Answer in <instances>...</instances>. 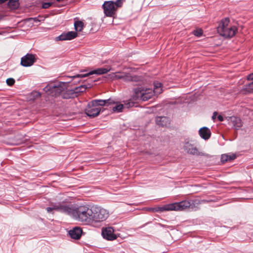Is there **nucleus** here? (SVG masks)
<instances>
[{
    "instance_id": "f257e3e1",
    "label": "nucleus",
    "mask_w": 253,
    "mask_h": 253,
    "mask_svg": "<svg viewBox=\"0 0 253 253\" xmlns=\"http://www.w3.org/2000/svg\"><path fill=\"white\" fill-rule=\"evenodd\" d=\"M154 89L138 87L134 89L133 98L135 100L147 101L150 99L154 94H160L162 91V84L158 82L154 83Z\"/></svg>"
},
{
    "instance_id": "f03ea898",
    "label": "nucleus",
    "mask_w": 253,
    "mask_h": 253,
    "mask_svg": "<svg viewBox=\"0 0 253 253\" xmlns=\"http://www.w3.org/2000/svg\"><path fill=\"white\" fill-rule=\"evenodd\" d=\"M70 216L86 224H92V208L85 206L76 208L72 205Z\"/></svg>"
},
{
    "instance_id": "7ed1b4c3",
    "label": "nucleus",
    "mask_w": 253,
    "mask_h": 253,
    "mask_svg": "<svg viewBox=\"0 0 253 253\" xmlns=\"http://www.w3.org/2000/svg\"><path fill=\"white\" fill-rule=\"evenodd\" d=\"M230 20L228 18H225L220 22L217 31L222 37L225 38H232L235 36L237 29L234 26L229 25Z\"/></svg>"
},
{
    "instance_id": "20e7f679",
    "label": "nucleus",
    "mask_w": 253,
    "mask_h": 253,
    "mask_svg": "<svg viewBox=\"0 0 253 253\" xmlns=\"http://www.w3.org/2000/svg\"><path fill=\"white\" fill-rule=\"evenodd\" d=\"M123 3V0L105 1L102 5L105 15L107 17H114L117 9L122 6Z\"/></svg>"
},
{
    "instance_id": "39448f33",
    "label": "nucleus",
    "mask_w": 253,
    "mask_h": 253,
    "mask_svg": "<svg viewBox=\"0 0 253 253\" xmlns=\"http://www.w3.org/2000/svg\"><path fill=\"white\" fill-rule=\"evenodd\" d=\"M92 224L105 221L109 216V211L100 207L92 208Z\"/></svg>"
},
{
    "instance_id": "423d86ee",
    "label": "nucleus",
    "mask_w": 253,
    "mask_h": 253,
    "mask_svg": "<svg viewBox=\"0 0 253 253\" xmlns=\"http://www.w3.org/2000/svg\"><path fill=\"white\" fill-rule=\"evenodd\" d=\"M197 201V200H183L172 203V211H182L188 208L193 209L195 208V204H198Z\"/></svg>"
},
{
    "instance_id": "0eeeda50",
    "label": "nucleus",
    "mask_w": 253,
    "mask_h": 253,
    "mask_svg": "<svg viewBox=\"0 0 253 253\" xmlns=\"http://www.w3.org/2000/svg\"><path fill=\"white\" fill-rule=\"evenodd\" d=\"M66 84L65 83H60L57 85L53 86L55 91L60 93L62 98L64 99H70L76 97L73 89H67L64 91V87Z\"/></svg>"
},
{
    "instance_id": "6e6552de",
    "label": "nucleus",
    "mask_w": 253,
    "mask_h": 253,
    "mask_svg": "<svg viewBox=\"0 0 253 253\" xmlns=\"http://www.w3.org/2000/svg\"><path fill=\"white\" fill-rule=\"evenodd\" d=\"M117 79H122L125 82H139L143 81V78L131 74L130 73L117 72L115 75Z\"/></svg>"
},
{
    "instance_id": "1a4fd4ad",
    "label": "nucleus",
    "mask_w": 253,
    "mask_h": 253,
    "mask_svg": "<svg viewBox=\"0 0 253 253\" xmlns=\"http://www.w3.org/2000/svg\"><path fill=\"white\" fill-rule=\"evenodd\" d=\"M101 111L100 107L97 106L93 103V101L88 103L87 108L85 110V114L91 118H94L99 115Z\"/></svg>"
},
{
    "instance_id": "9d476101",
    "label": "nucleus",
    "mask_w": 253,
    "mask_h": 253,
    "mask_svg": "<svg viewBox=\"0 0 253 253\" xmlns=\"http://www.w3.org/2000/svg\"><path fill=\"white\" fill-rule=\"evenodd\" d=\"M110 70H111V68H98L96 70L91 71L86 74H77L74 76L70 77V78H72V79H74V78H82L86 77L87 76H88L89 75H93V74L102 75V74L107 73L108 72L110 71Z\"/></svg>"
},
{
    "instance_id": "9b49d317",
    "label": "nucleus",
    "mask_w": 253,
    "mask_h": 253,
    "mask_svg": "<svg viewBox=\"0 0 253 253\" xmlns=\"http://www.w3.org/2000/svg\"><path fill=\"white\" fill-rule=\"evenodd\" d=\"M102 235L103 238L113 241L117 239V236L114 234V229L112 227H103L102 228Z\"/></svg>"
},
{
    "instance_id": "f8f14e48",
    "label": "nucleus",
    "mask_w": 253,
    "mask_h": 253,
    "mask_svg": "<svg viewBox=\"0 0 253 253\" xmlns=\"http://www.w3.org/2000/svg\"><path fill=\"white\" fill-rule=\"evenodd\" d=\"M36 61V56L33 54L27 53L21 59V65L24 67L33 65Z\"/></svg>"
},
{
    "instance_id": "ddd939ff",
    "label": "nucleus",
    "mask_w": 253,
    "mask_h": 253,
    "mask_svg": "<svg viewBox=\"0 0 253 253\" xmlns=\"http://www.w3.org/2000/svg\"><path fill=\"white\" fill-rule=\"evenodd\" d=\"M183 149L187 153L192 155H204V153L200 152L196 147H195L193 144H190L189 142H186L184 143Z\"/></svg>"
},
{
    "instance_id": "4468645a",
    "label": "nucleus",
    "mask_w": 253,
    "mask_h": 253,
    "mask_svg": "<svg viewBox=\"0 0 253 253\" xmlns=\"http://www.w3.org/2000/svg\"><path fill=\"white\" fill-rule=\"evenodd\" d=\"M71 206L72 205H62L59 203L53 205L52 207L53 210L60 211L69 215L70 212H71Z\"/></svg>"
},
{
    "instance_id": "2eb2a0df",
    "label": "nucleus",
    "mask_w": 253,
    "mask_h": 253,
    "mask_svg": "<svg viewBox=\"0 0 253 253\" xmlns=\"http://www.w3.org/2000/svg\"><path fill=\"white\" fill-rule=\"evenodd\" d=\"M77 37V33L74 31L63 33L56 38V41L71 40Z\"/></svg>"
},
{
    "instance_id": "dca6fc26",
    "label": "nucleus",
    "mask_w": 253,
    "mask_h": 253,
    "mask_svg": "<svg viewBox=\"0 0 253 253\" xmlns=\"http://www.w3.org/2000/svg\"><path fill=\"white\" fill-rule=\"evenodd\" d=\"M82 233V228L77 226L75 227L69 231V234L71 238L76 240H78L81 238Z\"/></svg>"
},
{
    "instance_id": "f3484780",
    "label": "nucleus",
    "mask_w": 253,
    "mask_h": 253,
    "mask_svg": "<svg viewBox=\"0 0 253 253\" xmlns=\"http://www.w3.org/2000/svg\"><path fill=\"white\" fill-rule=\"evenodd\" d=\"M229 123L236 130L239 129L243 126L242 120L238 117L232 116L229 118Z\"/></svg>"
},
{
    "instance_id": "a211bd4d",
    "label": "nucleus",
    "mask_w": 253,
    "mask_h": 253,
    "mask_svg": "<svg viewBox=\"0 0 253 253\" xmlns=\"http://www.w3.org/2000/svg\"><path fill=\"white\" fill-rule=\"evenodd\" d=\"M93 103L96 104L97 106H103L105 105L108 106L110 104H115V101L112 98L106 100L96 99L92 100Z\"/></svg>"
},
{
    "instance_id": "6ab92c4d",
    "label": "nucleus",
    "mask_w": 253,
    "mask_h": 253,
    "mask_svg": "<svg viewBox=\"0 0 253 253\" xmlns=\"http://www.w3.org/2000/svg\"><path fill=\"white\" fill-rule=\"evenodd\" d=\"M156 124L162 126H167L170 124L169 119L165 116H158L156 118Z\"/></svg>"
},
{
    "instance_id": "aec40b11",
    "label": "nucleus",
    "mask_w": 253,
    "mask_h": 253,
    "mask_svg": "<svg viewBox=\"0 0 253 253\" xmlns=\"http://www.w3.org/2000/svg\"><path fill=\"white\" fill-rule=\"evenodd\" d=\"M199 134L203 139L208 140L211 136V131L208 127H203L199 129Z\"/></svg>"
},
{
    "instance_id": "412c9836",
    "label": "nucleus",
    "mask_w": 253,
    "mask_h": 253,
    "mask_svg": "<svg viewBox=\"0 0 253 253\" xmlns=\"http://www.w3.org/2000/svg\"><path fill=\"white\" fill-rule=\"evenodd\" d=\"M247 79L250 82L245 85L244 89L250 92L253 90V73L250 74L248 76Z\"/></svg>"
},
{
    "instance_id": "4be33fe9",
    "label": "nucleus",
    "mask_w": 253,
    "mask_h": 253,
    "mask_svg": "<svg viewBox=\"0 0 253 253\" xmlns=\"http://www.w3.org/2000/svg\"><path fill=\"white\" fill-rule=\"evenodd\" d=\"M154 211L156 212H163L165 211H172V204L165 205L162 207H158L155 208Z\"/></svg>"
},
{
    "instance_id": "5701e85b",
    "label": "nucleus",
    "mask_w": 253,
    "mask_h": 253,
    "mask_svg": "<svg viewBox=\"0 0 253 253\" xmlns=\"http://www.w3.org/2000/svg\"><path fill=\"white\" fill-rule=\"evenodd\" d=\"M8 6L11 9H16L19 5V0H8Z\"/></svg>"
},
{
    "instance_id": "b1692460",
    "label": "nucleus",
    "mask_w": 253,
    "mask_h": 253,
    "mask_svg": "<svg viewBox=\"0 0 253 253\" xmlns=\"http://www.w3.org/2000/svg\"><path fill=\"white\" fill-rule=\"evenodd\" d=\"M84 26V24L82 21L77 20L74 22L75 29L77 31H81Z\"/></svg>"
},
{
    "instance_id": "393cba45",
    "label": "nucleus",
    "mask_w": 253,
    "mask_h": 253,
    "mask_svg": "<svg viewBox=\"0 0 253 253\" xmlns=\"http://www.w3.org/2000/svg\"><path fill=\"white\" fill-rule=\"evenodd\" d=\"M86 87L85 85H81L80 86L76 87L73 89L75 92L76 97H77L80 93L83 92L85 91Z\"/></svg>"
},
{
    "instance_id": "a878e982",
    "label": "nucleus",
    "mask_w": 253,
    "mask_h": 253,
    "mask_svg": "<svg viewBox=\"0 0 253 253\" xmlns=\"http://www.w3.org/2000/svg\"><path fill=\"white\" fill-rule=\"evenodd\" d=\"M124 105L122 104H119L113 108V111L114 112H120L122 111Z\"/></svg>"
},
{
    "instance_id": "bb28decb",
    "label": "nucleus",
    "mask_w": 253,
    "mask_h": 253,
    "mask_svg": "<svg viewBox=\"0 0 253 253\" xmlns=\"http://www.w3.org/2000/svg\"><path fill=\"white\" fill-rule=\"evenodd\" d=\"M228 154H223L221 157V161L223 163L226 162L228 161Z\"/></svg>"
},
{
    "instance_id": "cd10ccee",
    "label": "nucleus",
    "mask_w": 253,
    "mask_h": 253,
    "mask_svg": "<svg viewBox=\"0 0 253 253\" xmlns=\"http://www.w3.org/2000/svg\"><path fill=\"white\" fill-rule=\"evenodd\" d=\"M193 33L194 35L200 37L202 35L203 31L201 29H197L194 31Z\"/></svg>"
},
{
    "instance_id": "c85d7f7f",
    "label": "nucleus",
    "mask_w": 253,
    "mask_h": 253,
    "mask_svg": "<svg viewBox=\"0 0 253 253\" xmlns=\"http://www.w3.org/2000/svg\"><path fill=\"white\" fill-rule=\"evenodd\" d=\"M6 84L9 86H11L15 83V80L13 78H8L6 80Z\"/></svg>"
},
{
    "instance_id": "c756f323",
    "label": "nucleus",
    "mask_w": 253,
    "mask_h": 253,
    "mask_svg": "<svg viewBox=\"0 0 253 253\" xmlns=\"http://www.w3.org/2000/svg\"><path fill=\"white\" fill-rule=\"evenodd\" d=\"M134 102L129 100L127 103L125 104V106L127 108L132 107L134 106Z\"/></svg>"
},
{
    "instance_id": "7c9ffc66",
    "label": "nucleus",
    "mask_w": 253,
    "mask_h": 253,
    "mask_svg": "<svg viewBox=\"0 0 253 253\" xmlns=\"http://www.w3.org/2000/svg\"><path fill=\"white\" fill-rule=\"evenodd\" d=\"M52 4V2H44L42 3V8L46 9L49 8Z\"/></svg>"
},
{
    "instance_id": "2f4dec72",
    "label": "nucleus",
    "mask_w": 253,
    "mask_h": 253,
    "mask_svg": "<svg viewBox=\"0 0 253 253\" xmlns=\"http://www.w3.org/2000/svg\"><path fill=\"white\" fill-rule=\"evenodd\" d=\"M228 161H231L233 160H234L236 158V156L235 154H228Z\"/></svg>"
},
{
    "instance_id": "473e14b6",
    "label": "nucleus",
    "mask_w": 253,
    "mask_h": 253,
    "mask_svg": "<svg viewBox=\"0 0 253 253\" xmlns=\"http://www.w3.org/2000/svg\"><path fill=\"white\" fill-rule=\"evenodd\" d=\"M32 94H33V96L36 98H38V97H39L41 96V93L37 91L34 92L32 93Z\"/></svg>"
},
{
    "instance_id": "72a5a7b5",
    "label": "nucleus",
    "mask_w": 253,
    "mask_h": 253,
    "mask_svg": "<svg viewBox=\"0 0 253 253\" xmlns=\"http://www.w3.org/2000/svg\"><path fill=\"white\" fill-rule=\"evenodd\" d=\"M53 210V208L51 207H47L46 208V211L48 212H50L51 211H52Z\"/></svg>"
},
{
    "instance_id": "f704fd0d",
    "label": "nucleus",
    "mask_w": 253,
    "mask_h": 253,
    "mask_svg": "<svg viewBox=\"0 0 253 253\" xmlns=\"http://www.w3.org/2000/svg\"><path fill=\"white\" fill-rule=\"evenodd\" d=\"M217 119L220 122H222L223 121V118L221 115H218L217 116Z\"/></svg>"
},
{
    "instance_id": "c9c22d12",
    "label": "nucleus",
    "mask_w": 253,
    "mask_h": 253,
    "mask_svg": "<svg viewBox=\"0 0 253 253\" xmlns=\"http://www.w3.org/2000/svg\"><path fill=\"white\" fill-rule=\"evenodd\" d=\"M217 115V112H214L213 113V114L212 116V119L213 120H214L216 118Z\"/></svg>"
},
{
    "instance_id": "e433bc0d",
    "label": "nucleus",
    "mask_w": 253,
    "mask_h": 253,
    "mask_svg": "<svg viewBox=\"0 0 253 253\" xmlns=\"http://www.w3.org/2000/svg\"><path fill=\"white\" fill-rule=\"evenodd\" d=\"M154 209H155V208H148V210L149 211H153V212H156L155 211H154Z\"/></svg>"
},
{
    "instance_id": "4c0bfd02",
    "label": "nucleus",
    "mask_w": 253,
    "mask_h": 253,
    "mask_svg": "<svg viewBox=\"0 0 253 253\" xmlns=\"http://www.w3.org/2000/svg\"><path fill=\"white\" fill-rule=\"evenodd\" d=\"M35 21H38L37 18H32Z\"/></svg>"
}]
</instances>
